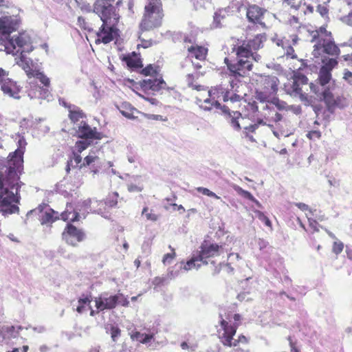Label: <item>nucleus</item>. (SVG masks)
Returning a JSON list of instances; mask_svg holds the SVG:
<instances>
[{
  "label": "nucleus",
  "instance_id": "338daca9",
  "mask_svg": "<svg viewBox=\"0 0 352 352\" xmlns=\"http://www.w3.org/2000/svg\"><path fill=\"white\" fill-rule=\"evenodd\" d=\"M79 6L83 12H90L93 11L91 6L89 3H82L81 5L79 3Z\"/></svg>",
  "mask_w": 352,
  "mask_h": 352
},
{
  "label": "nucleus",
  "instance_id": "473e14b6",
  "mask_svg": "<svg viewBox=\"0 0 352 352\" xmlns=\"http://www.w3.org/2000/svg\"><path fill=\"white\" fill-rule=\"evenodd\" d=\"M127 66L132 69L142 68L143 65L140 58H138L135 53L133 52L131 56H128L124 58Z\"/></svg>",
  "mask_w": 352,
  "mask_h": 352
},
{
  "label": "nucleus",
  "instance_id": "864d4df0",
  "mask_svg": "<svg viewBox=\"0 0 352 352\" xmlns=\"http://www.w3.org/2000/svg\"><path fill=\"white\" fill-rule=\"evenodd\" d=\"M295 206L302 211H309L311 216H314V212H316V210H311L308 205L304 203H295Z\"/></svg>",
  "mask_w": 352,
  "mask_h": 352
},
{
  "label": "nucleus",
  "instance_id": "3c124183",
  "mask_svg": "<svg viewBox=\"0 0 352 352\" xmlns=\"http://www.w3.org/2000/svg\"><path fill=\"white\" fill-rule=\"evenodd\" d=\"M194 7L196 10L206 8L210 4V0H195L193 2Z\"/></svg>",
  "mask_w": 352,
  "mask_h": 352
},
{
  "label": "nucleus",
  "instance_id": "0e129e2a",
  "mask_svg": "<svg viewBox=\"0 0 352 352\" xmlns=\"http://www.w3.org/2000/svg\"><path fill=\"white\" fill-rule=\"evenodd\" d=\"M127 188L129 192H141L142 187L133 184H129Z\"/></svg>",
  "mask_w": 352,
  "mask_h": 352
},
{
  "label": "nucleus",
  "instance_id": "f3484780",
  "mask_svg": "<svg viewBox=\"0 0 352 352\" xmlns=\"http://www.w3.org/2000/svg\"><path fill=\"white\" fill-rule=\"evenodd\" d=\"M140 85L145 90L159 91L161 89H165L166 83L162 78H157L153 76L142 80L140 82Z\"/></svg>",
  "mask_w": 352,
  "mask_h": 352
},
{
  "label": "nucleus",
  "instance_id": "a19ab883",
  "mask_svg": "<svg viewBox=\"0 0 352 352\" xmlns=\"http://www.w3.org/2000/svg\"><path fill=\"white\" fill-rule=\"evenodd\" d=\"M267 125L271 129V131L273 133L274 135L278 139H280L283 136H288V134H287L285 131L279 129V124H276V125L269 124Z\"/></svg>",
  "mask_w": 352,
  "mask_h": 352
},
{
  "label": "nucleus",
  "instance_id": "6e6552de",
  "mask_svg": "<svg viewBox=\"0 0 352 352\" xmlns=\"http://www.w3.org/2000/svg\"><path fill=\"white\" fill-rule=\"evenodd\" d=\"M231 318L228 316L226 319L223 318V315L220 314V324L223 333L219 336L221 342L226 346H236L239 343L247 342V338L241 335L238 339H234L233 336L236 334L238 327L237 324H231Z\"/></svg>",
  "mask_w": 352,
  "mask_h": 352
},
{
  "label": "nucleus",
  "instance_id": "58836bf2",
  "mask_svg": "<svg viewBox=\"0 0 352 352\" xmlns=\"http://www.w3.org/2000/svg\"><path fill=\"white\" fill-rule=\"evenodd\" d=\"M347 14L340 16V21L349 26H352V0H349L347 1Z\"/></svg>",
  "mask_w": 352,
  "mask_h": 352
},
{
  "label": "nucleus",
  "instance_id": "b1692460",
  "mask_svg": "<svg viewBox=\"0 0 352 352\" xmlns=\"http://www.w3.org/2000/svg\"><path fill=\"white\" fill-rule=\"evenodd\" d=\"M245 121L246 119L239 111H232L228 114V122L236 131L241 130L242 126L245 125Z\"/></svg>",
  "mask_w": 352,
  "mask_h": 352
},
{
  "label": "nucleus",
  "instance_id": "a878e982",
  "mask_svg": "<svg viewBox=\"0 0 352 352\" xmlns=\"http://www.w3.org/2000/svg\"><path fill=\"white\" fill-rule=\"evenodd\" d=\"M229 185L231 188H232L233 190H234L236 192V193L239 195L254 202L258 208H263V206L261 205V204L257 199H256L250 192L243 190L239 186L235 184L230 183L229 184Z\"/></svg>",
  "mask_w": 352,
  "mask_h": 352
},
{
  "label": "nucleus",
  "instance_id": "09e8293b",
  "mask_svg": "<svg viewBox=\"0 0 352 352\" xmlns=\"http://www.w3.org/2000/svg\"><path fill=\"white\" fill-rule=\"evenodd\" d=\"M141 73L144 76H151V77H153L156 75L157 71L154 69L152 65H148L142 69Z\"/></svg>",
  "mask_w": 352,
  "mask_h": 352
},
{
  "label": "nucleus",
  "instance_id": "1a4fd4ad",
  "mask_svg": "<svg viewBox=\"0 0 352 352\" xmlns=\"http://www.w3.org/2000/svg\"><path fill=\"white\" fill-rule=\"evenodd\" d=\"M95 302L97 309L100 311L114 309L118 305L123 307H128L129 305L128 299L121 293L115 295L102 294L96 298Z\"/></svg>",
  "mask_w": 352,
  "mask_h": 352
},
{
  "label": "nucleus",
  "instance_id": "680f3d73",
  "mask_svg": "<svg viewBox=\"0 0 352 352\" xmlns=\"http://www.w3.org/2000/svg\"><path fill=\"white\" fill-rule=\"evenodd\" d=\"M175 255V252H173V253H168L166 254H165L164 256V258H163V263L164 264H169L172 260L173 259L174 256Z\"/></svg>",
  "mask_w": 352,
  "mask_h": 352
},
{
  "label": "nucleus",
  "instance_id": "aec40b11",
  "mask_svg": "<svg viewBox=\"0 0 352 352\" xmlns=\"http://www.w3.org/2000/svg\"><path fill=\"white\" fill-rule=\"evenodd\" d=\"M98 151H91L87 156L84 158L82 164L81 166H91V171L94 174H96L98 172V168L101 166V162L98 155L96 153H98Z\"/></svg>",
  "mask_w": 352,
  "mask_h": 352
},
{
  "label": "nucleus",
  "instance_id": "13d9d810",
  "mask_svg": "<svg viewBox=\"0 0 352 352\" xmlns=\"http://www.w3.org/2000/svg\"><path fill=\"white\" fill-rule=\"evenodd\" d=\"M316 11L322 16V17H327L328 14V9L327 8L321 4H318L317 6V10Z\"/></svg>",
  "mask_w": 352,
  "mask_h": 352
},
{
  "label": "nucleus",
  "instance_id": "cd10ccee",
  "mask_svg": "<svg viewBox=\"0 0 352 352\" xmlns=\"http://www.w3.org/2000/svg\"><path fill=\"white\" fill-rule=\"evenodd\" d=\"M273 94V93H271L269 91L265 90L256 91V99L263 103L266 102L265 104H263L262 107L263 110H274V107L270 106V101L269 100V98Z\"/></svg>",
  "mask_w": 352,
  "mask_h": 352
},
{
  "label": "nucleus",
  "instance_id": "49530a36",
  "mask_svg": "<svg viewBox=\"0 0 352 352\" xmlns=\"http://www.w3.org/2000/svg\"><path fill=\"white\" fill-rule=\"evenodd\" d=\"M96 200L94 201L93 212L98 213L104 217V214L108 210L107 206L98 205L97 204H96Z\"/></svg>",
  "mask_w": 352,
  "mask_h": 352
},
{
  "label": "nucleus",
  "instance_id": "20e7f679",
  "mask_svg": "<svg viewBox=\"0 0 352 352\" xmlns=\"http://www.w3.org/2000/svg\"><path fill=\"white\" fill-rule=\"evenodd\" d=\"M116 0H96L93 6V12L96 13L102 21L97 36L101 38L103 43H109L118 35V29L115 28L118 16L116 13L113 3ZM122 0L116 1V6H119Z\"/></svg>",
  "mask_w": 352,
  "mask_h": 352
},
{
  "label": "nucleus",
  "instance_id": "774afa93",
  "mask_svg": "<svg viewBox=\"0 0 352 352\" xmlns=\"http://www.w3.org/2000/svg\"><path fill=\"white\" fill-rule=\"evenodd\" d=\"M270 112H272V113L274 112V116H272V119L275 122H279V121H280L282 120V118H283L282 115L280 114L279 113L276 112L275 111V109L274 111H270Z\"/></svg>",
  "mask_w": 352,
  "mask_h": 352
},
{
  "label": "nucleus",
  "instance_id": "c85d7f7f",
  "mask_svg": "<svg viewBox=\"0 0 352 352\" xmlns=\"http://www.w3.org/2000/svg\"><path fill=\"white\" fill-rule=\"evenodd\" d=\"M189 55L195 57L197 60L204 63L207 49L201 46H191L188 48Z\"/></svg>",
  "mask_w": 352,
  "mask_h": 352
},
{
  "label": "nucleus",
  "instance_id": "c03bdc74",
  "mask_svg": "<svg viewBox=\"0 0 352 352\" xmlns=\"http://www.w3.org/2000/svg\"><path fill=\"white\" fill-rule=\"evenodd\" d=\"M142 215H144L147 220L152 221H156L158 219V215L153 213L152 210L148 212V208H144L142 212Z\"/></svg>",
  "mask_w": 352,
  "mask_h": 352
},
{
  "label": "nucleus",
  "instance_id": "dca6fc26",
  "mask_svg": "<svg viewBox=\"0 0 352 352\" xmlns=\"http://www.w3.org/2000/svg\"><path fill=\"white\" fill-rule=\"evenodd\" d=\"M23 329L21 326H2L0 327V344H10L12 339L17 338L19 331Z\"/></svg>",
  "mask_w": 352,
  "mask_h": 352
},
{
  "label": "nucleus",
  "instance_id": "e433bc0d",
  "mask_svg": "<svg viewBox=\"0 0 352 352\" xmlns=\"http://www.w3.org/2000/svg\"><path fill=\"white\" fill-rule=\"evenodd\" d=\"M118 194L117 192H113L112 195H109L104 201H96V204L98 205H102L107 206L108 209L115 207L118 204Z\"/></svg>",
  "mask_w": 352,
  "mask_h": 352
},
{
  "label": "nucleus",
  "instance_id": "423d86ee",
  "mask_svg": "<svg viewBox=\"0 0 352 352\" xmlns=\"http://www.w3.org/2000/svg\"><path fill=\"white\" fill-rule=\"evenodd\" d=\"M310 89L320 100H323L327 110L333 113L337 109H343L351 105L352 100L349 96L338 94L336 89L331 84L315 85L310 83Z\"/></svg>",
  "mask_w": 352,
  "mask_h": 352
},
{
  "label": "nucleus",
  "instance_id": "5701e85b",
  "mask_svg": "<svg viewBox=\"0 0 352 352\" xmlns=\"http://www.w3.org/2000/svg\"><path fill=\"white\" fill-rule=\"evenodd\" d=\"M68 109L69 117L71 121L76 124V126L74 127L76 131L78 129V126L80 125H83L84 123L87 124L83 120L80 121V119L84 117V113L78 107L74 105H69L68 106ZM75 135H76V132L75 133Z\"/></svg>",
  "mask_w": 352,
  "mask_h": 352
},
{
  "label": "nucleus",
  "instance_id": "a18cd8bd",
  "mask_svg": "<svg viewBox=\"0 0 352 352\" xmlns=\"http://www.w3.org/2000/svg\"><path fill=\"white\" fill-rule=\"evenodd\" d=\"M284 52V54L286 55L288 57H290L292 58H296V55L294 54V50L291 45V43L289 41L285 45V47L283 48Z\"/></svg>",
  "mask_w": 352,
  "mask_h": 352
},
{
  "label": "nucleus",
  "instance_id": "bf43d9fd",
  "mask_svg": "<svg viewBox=\"0 0 352 352\" xmlns=\"http://www.w3.org/2000/svg\"><path fill=\"white\" fill-rule=\"evenodd\" d=\"M250 59L254 60L258 63L261 60V56L258 53L252 51L249 58H243V60H249L251 62Z\"/></svg>",
  "mask_w": 352,
  "mask_h": 352
},
{
  "label": "nucleus",
  "instance_id": "4be33fe9",
  "mask_svg": "<svg viewBox=\"0 0 352 352\" xmlns=\"http://www.w3.org/2000/svg\"><path fill=\"white\" fill-rule=\"evenodd\" d=\"M287 93L294 97H298L300 100L307 105L309 104L311 102L308 95L302 92L298 80H294L292 85L287 89Z\"/></svg>",
  "mask_w": 352,
  "mask_h": 352
},
{
  "label": "nucleus",
  "instance_id": "69168bd1",
  "mask_svg": "<svg viewBox=\"0 0 352 352\" xmlns=\"http://www.w3.org/2000/svg\"><path fill=\"white\" fill-rule=\"evenodd\" d=\"M289 4L291 7L294 8L295 9H298L302 3V0H288Z\"/></svg>",
  "mask_w": 352,
  "mask_h": 352
},
{
  "label": "nucleus",
  "instance_id": "412c9836",
  "mask_svg": "<svg viewBox=\"0 0 352 352\" xmlns=\"http://www.w3.org/2000/svg\"><path fill=\"white\" fill-rule=\"evenodd\" d=\"M81 209L78 205L74 208L72 204H67L65 210L61 213V219L63 221H76L80 218Z\"/></svg>",
  "mask_w": 352,
  "mask_h": 352
},
{
  "label": "nucleus",
  "instance_id": "39448f33",
  "mask_svg": "<svg viewBox=\"0 0 352 352\" xmlns=\"http://www.w3.org/2000/svg\"><path fill=\"white\" fill-rule=\"evenodd\" d=\"M76 136L81 140L76 142L72 151V156L67 161L65 168L67 173H69L71 168H78L80 169L85 167V166H81L83 161H82L80 153L90 146L94 140L101 138L100 133L97 132L96 128L93 129L88 124L85 123L78 126V129L76 131Z\"/></svg>",
  "mask_w": 352,
  "mask_h": 352
},
{
  "label": "nucleus",
  "instance_id": "7c9ffc66",
  "mask_svg": "<svg viewBox=\"0 0 352 352\" xmlns=\"http://www.w3.org/2000/svg\"><path fill=\"white\" fill-rule=\"evenodd\" d=\"M266 122L263 121L262 119H258L256 123L250 124L248 126H242L243 129V133L244 136L248 138L251 142H254L253 136L250 135L251 133H254L255 131L258 129L259 125H265Z\"/></svg>",
  "mask_w": 352,
  "mask_h": 352
},
{
  "label": "nucleus",
  "instance_id": "c9c22d12",
  "mask_svg": "<svg viewBox=\"0 0 352 352\" xmlns=\"http://www.w3.org/2000/svg\"><path fill=\"white\" fill-rule=\"evenodd\" d=\"M94 201L95 200L88 199L78 204V208L81 209L80 216H82L83 218H85L86 214L89 212L88 210L93 212V206Z\"/></svg>",
  "mask_w": 352,
  "mask_h": 352
},
{
  "label": "nucleus",
  "instance_id": "a211bd4d",
  "mask_svg": "<svg viewBox=\"0 0 352 352\" xmlns=\"http://www.w3.org/2000/svg\"><path fill=\"white\" fill-rule=\"evenodd\" d=\"M37 210H39L41 213L40 221L41 224L52 223L57 219V217H54V214L56 213L55 211L51 208H47V206L46 205L44 206H40L37 209L30 210L28 214L36 212Z\"/></svg>",
  "mask_w": 352,
  "mask_h": 352
},
{
  "label": "nucleus",
  "instance_id": "e2e57ef3",
  "mask_svg": "<svg viewBox=\"0 0 352 352\" xmlns=\"http://www.w3.org/2000/svg\"><path fill=\"white\" fill-rule=\"evenodd\" d=\"M343 78L352 86V71L346 69L344 73Z\"/></svg>",
  "mask_w": 352,
  "mask_h": 352
},
{
  "label": "nucleus",
  "instance_id": "ea45409f",
  "mask_svg": "<svg viewBox=\"0 0 352 352\" xmlns=\"http://www.w3.org/2000/svg\"><path fill=\"white\" fill-rule=\"evenodd\" d=\"M199 77V73L194 72L188 74L186 76V82L188 87H192L195 89L200 90L202 87L201 85H194L193 81L195 79H197Z\"/></svg>",
  "mask_w": 352,
  "mask_h": 352
},
{
  "label": "nucleus",
  "instance_id": "052dcab7",
  "mask_svg": "<svg viewBox=\"0 0 352 352\" xmlns=\"http://www.w3.org/2000/svg\"><path fill=\"white\" fill-rule=\"evenodd\" d=\"M309 221V226L314 230V231H319V229L318 228V223L317 221L314 219L312 217H309L307 214L306 215Z\"/></svg>",
  "mask_w": 352,
  "mask_h": 352
},
{
  "label": "nucleus",
  "instance_id": "bb28decb",
  "mask_svg": "<svg viewBox=\"0 0 352 352\" xmlns=\"http://www.w3.org/2000/svg\"><path fill=\"white\" fill-rule=\"evenodd\" d=\"M229 8H222L217 10L214 15L212 26L215 28H221L229 15Z\"/></svg>",
  "mask_w": 352,
  "mask_h": 352
},
{
  "label": "nucleus",
  "instance_id": "0eeeda50",
  "mask_svg": "<svg viewBox=\"0 0 352 352\" xmlns=\"http://www.w3.org/2000/svg\"><path fill=\"white\" fill-rule=\"evenodd\" d=\"M145 6V12L140 25L142 31H147L160 26L163 17L162 3L160 0H148Z\"/></svg>",
  "mask_w": 352,
  "mask_h": 352
},
{
  "label": "nucleus",
  "instance_id": "4d7b16f0",
  "mask_svg": "<svg viewBox=\"0 0 352 352\" xmlns=\"http://www.w3.org/2000/svg\"><path fill=\"white\" fill-rule=\"evenodd\" d=\"M111 338L113 342H116L117 338L120 336V329L117 327L112 326L111 328Z\"/></svg>",
  "mask_w": 352,
  "mask_h": 352
},
{
  "label": "nucleus",
  "instance_id": "7ed1b4c3",
  "mask_svg": "<svg viewBox=\"0 0 352 352\" xmlns=\"http://www.w3.org/2000/svg\"><path fill=\"white\" fill-rule=\"evenodd\" d=\"M266 41L265 34H258L253 39L243 43L241 45L233 47L232 51L236 52V61L231 63L228 58L225 62L228 66L230 76L233 77L230 81L232 89L239 81V78L248 75L252 70V63L249 60H243V58H249L252 51H256L263 47V42Z\"/></svg>",
  "mask_w": 352,
  "mask_h": 352
},
{
  "label": "nucleus",
  "instance_id": "6e6d98bb",
  "mask_svg": "<svg viewBox=\"0 0 352 352\" xmlns=\"http://www.w3.org/2000/svg\"><path fill=\"white\" fill-rule=\"evenodd\" d=\"M202 63H204L205 64V62L203 63V62H194V61H191V66L193 67L194 69L195 70V72H198V74L199 73V76H202L204 75V72H201L200 69L202 68Z\"/></svg>",
  "mask_w": 352,
  "mask_h": 352
},
{
  "label": "nucleus",
  "instance_id": "ddd939ff",
  "mask_svg": "<svg viewBox=\"0 0 352 352\" xmlns=\"http://www.w3.org/2000/svg\"><path fill=\"white\" fill-rule=\"evenodd\" d=\"M200 251L198 254L201 258L203 265H208L207 258L214 257L223 253V248L217 243H210L204 241L200 246Z\"/></svg>",
  "mask_w": 352,
  "mask_h": 352
},
{
  "label": "nucleus",
  "instance_id": "79ce46f5",
  "mask_svg": "<svg viewBox=\"0 0 352 352\" xmlns=\"http://www.w3.org/2000/svg\"><path fill=\"white\" fill-rule=\"evenodd\" d=\"M222 314L223 315V318L224 319L226 318V317H228V316H230V318H231L232 320V322L230 323L231 324H237L238 326L239 325V322L241 320V316L238 314H232V313L229 312V313H226V312H224V313H222V311H221L219 313V315L220 314Z\"/></svg>",
  "mask_w": 352,
  "mask_h": 352
},
{
  "label": "nucleus",
  "instance_id": "4468645a",
  "mask_svg": "<svg viewBox=\"0 0 352 352\" xmlns=\"http://www.w3.org/2000/svg\"><path fill=\"white\" fill-rule=\"evenodd\" d=\"M85 238V233L72 224H68L63 232V239L67 243L75 246L78 242L82 241Z\"/></svg>",
  "mask_w": 352,
  "mask_h": 352
},
{
  "label": "nucleus",
  "instance_id": "37998d69",
  "mask_svg": "<svg viewBox=\"0 0 352 352\" xmlns=\"http://www.w3.org/2000/svg\"><path fill=\"white\" fill-rule=\"evenodd\" d=\"M197 191L208 197L215 198L217 199H220L221 197L217 195L214 192L210 190L209 189L204 187H198L196 188Z\"/></svg>",
  "mask_w": 352,
  "mask_h": 352
},
{
  "label": "nucleus",
  "instance_id": "c756f323",
  "mask_svg": "<svg viewBox=\"0 0 352 352\" xmlns=\"http://www.w3.org/2000/svg\"><path fill=\"white\" fill-rule=\"evenodd\" d=\"M330 37H331V33L327 32L325 28L320 27L318 30L312 32L311 41L322 42Z\"/></svg>",
  "mask_w": 352,
  "mask_h": 352
},
{
  "label": "nucleus",
  "instance_id": "393cba45",
  "mask_svg": "<svg viewBox=\"0 0 352 352\" xmlns=\"http://www.w3.org/2000/svg\"><path fill=\"white\" fill-rule=\"evenodd\" d=\"M263 84V90L269 91L271 93L276 94L278 90V80L276 76H267L262 78Z\"/></svg>",
  "mask_w": 352,
  "mask_h": 352
},
{
  "label": "nucleus",
  "instance_id": "9d476101",
  "mask_svg": "<svg viewBox=\"0 0 352 352\" xmlns=\"http://www.w3.org/2000/svg\"><path fill=\"white\" fill-rule=\"evenodd\" d=\"M312 59L314 62L313 64L314 66L323 63V65L320 68L318 80L313 83L320 85H322V84H331V70L338 65L337 60L333 58H329L327 56H320L318 58H314L313 57Z\"/></svg>",
  "mask_w": 352,
  "mask_h": 352
},
{
  "label": "nucleus",
  "instance_id": "2eb2a0df",
  "mask_svg": "<svg viewBox=\"0 0 352 352\" xmlns=\"http://www.w3.org/2000/svg\"><path fill=\"white\" fill-rule=\"evenodd\" d=\"M266 10L260 8L256 5L249 6L247 10L246 16L250 22L265 28V23L263 21Z\"/></svg>",
  "mask_w": 352,
  "mask_h": 352
},
{
  "label": "nucleus",
  "instance_id": "4c0bfd02",
  "mask_svg": "<svg viewBox=\"0 0 352 352\" xmlns=\"http://www.w3.org/2000/svg\"><path fill=\"white\" fill-rule=\"evenodd\" d=\"M195 103L199 107L200 109L204 111H210L212 107H214L213 100L209 97L204 100L199 98H196Z\"/></svg>",
  "mask_w": 352,
  "mask_h": 352
},
{
  "label": "nucleus",
  "instance_id": "f8f14e48",
  "mask_svg": "<svg viewBox=\"0 0 352 352\" xmlns=\"http://www.w3.org/2000/svg\"><path fill=\"white\" fill-rule=\"evenodd\" d=\"M339 54L340 50L331 36L322 42L316 43L311 54L314 58H318L320 56H326V54L338 56Z\"/></svg>",
  "mask_w": 352,
  "mask_h": 352
},
{
  "label": "nucleus",
  "instance_id": "9b49d317",
  "mask_svg": "<svg viewBox=\"0 0 352 352\" xmlns=\"http://www.w3.org/2000/svg\"><path fill=\"white\" fill-rule=\"evenodd\" d=\"M1 89L5 95L13 98L19 99L21 87L16 81L9 78L8 72L0 68Z\"/></svg>",
  "mask_w": 352,
  "mask_h": 352
},
{
  "label": "nucleus",
  "instance_id": "603ef678",
  "mask_svg": "<svg viewBox=\"0 0 352 352\" xmlns=\"http://www.w3.org/2000/svg\"><path fill=\"white\" fill-rule=\"evenodd\" d=\"M344 248V243L340 241H336L333 243L332 251L336 254H339L341 253Z\"/></svg>",
  "mask_w": 352,
  "mask_h": 352
},
{
  "label": "nucleus",
  "instance_id": "f257e3e1",
  "mask_svg": "<svg viewBox=\"0 0 352 352\" xmlns=\"http://www.w3.org/2000/svg\"><path fill=\"white\" fill-rule=\"evenodd\" d=\"M19 22V19L14 16L0 18V34L4 42L5 50L8 54H12L14 56L19 54V60L17 63L25 71L29 78L28 96L32 99L50 100V92L47 88L50 84V78L43 72L32 71V60L26 57V53L33 50L30 36L28 33L22 32L10 37V34L18 29Z\"/></svg>",
  "mask_w": 352,
  "mask_h": 352
},
{
  "label": "nucleus",
  "instance_id": "f03ea898",
  "mask_svg": "<svg viewBox=\"0 0 352 352\" xmlns=\"http://www.w3.org/2000/svg\"><path fill=\"white\" fill-rule=\"evenodd\" d=\"M18 148L11 153L8 160L0 164V212L3 216L18 213L20 202L19 189L23 183L20 181L23 171V154L26 141L19 137Z\"/></svg>",
  "mask_w": 352,
  "mask_h": 352
},
{
  "label": "nucleus",
  "instance_id": "5fc2aeb1",
  "mask_svg": "<svg viewBox=\"0 0 352 352\" xmlns=\"http://www.w3.org/2000/svg\"><path fill=\"white\" fill-rule=\"evenodd\" d=\"M78 25L82 29L88 30L89 32H91L92 30V29L89 27V24L85 21V19L82 16H79L78 18Z\"/></svg>",
  "mask_w": 352,
  "mask_h": 352
},
{
  "label": "nucleus",
  "instance_id": "72a5a7b5",
  "mask_svg": "<svg viewBox=\"0 0 352 352\" xmlns=\"http://www.w3.org/2000/svg\"><path fill=\"white\" fill-rule=\"evenodd\" d=\"M203 265L201 258L197 252L193 256L186 262L184 266V269L186 271L190 270L192 269H199Z\"/></svg>",
  "mask_w": 352,
  "mask_h": 352
},
{
  "label": "nucleus",
  "instance_id": "2f4dec72",
  "mask_svg": "<svg viewBox=\"0 0 352 352\" xmlns=\"http://www.w3.org/2000/svg\"><path fill=\"white\" fill-rule=\"evenodd\" d=\"M120 111L124 117L129 119H135L137 116L135 113H138L139 111L133 107L129 103L124 102L122 104L120 108Z\"/></svg>",
  "mask_w": 352,
  "mask_h": 352
},
{
  "label": "nucleus",
  "instance_id": "8fccbe9b",
  "mask_svg": "<svg viewBox=\"0 0 352 352\" xmlns=\"http://www.w3.org/2000/svg\"><path fill=\"white\" fill-rule=\"evenodd\" d=\"M274 105L278 109L283 110L285 109L287 104L285 102L280 101L279 99L274 98L270 100V106L274 107Z\"/></svg>",
  "mask_w": 352,
  "mask_h": 352
},
{
  "label": "nucleus",
  "instance_id": "6ab92c4d",
  "mask_svg": "<svg viewBox=\"0 0 352 352\" xmlns=\"http://www.w3.org/2000/svg\"><path fill=\"white\" fill-rule=\"evenodd\" d=\"M224 93V88L221 86L216 87L214 88L211 89L208 91V95L210 98L213 100V103H214V107L216 109H221L224 113L229 112V109L226 106H221L219 102V100L221 99V94Z\"/></svg>",
  "mask_w": 352,
  "mask_h": 352
},
{
  "label": "nucleus",
  "instance_id": "f704fd0d",
  "mask_svg": "<svg viewBox=\"0 0 352 352\" xmlns=\"http://www.w3.org/2000/svg\"><path fill=\"white\" fill-rule=\"evenodd\" d=\"M154 333H141L138 331H135V333L131 335V338L133 340H138L140 343L147 344L153 338Z\"/></svg>",
  "mask_w": 352,
  "mask_h": 352
},
{
  "label": "nucleus",
  "instance_id": "de8ad7c7",
  "mask_svg": "<svg viewBox=\"0 0 352 352\" xmlns=\"http://www.w3.org/2000/svg\"><path fill=\"white\" fill-rule=\"evenodd\" d=\"M307 137L309 140L315 141L316 140H319L321 138V132L319 130L314 128L311 131L307 133Z\"/></svg>",
  "mask_w": 352,
  "mask_h": 352
}]
</instances>
